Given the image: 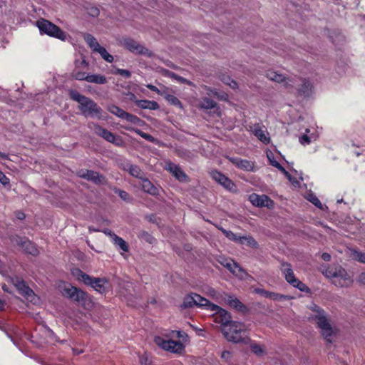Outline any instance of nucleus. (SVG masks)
I'll use <instances>...</instances> for the list:
<instances>
[{
	"mask_svg": "<svg viewBox=\"0 0 365 365\" xmlns=\"http://www.w3.org/2000/svg\"><path fill=\"white\" fill-rule=\"evenodd\" d=\"M312 312L310 318L317 324L323 338L329 343H332L337 334V329L332 326L327 317L324 311L316 304L309 307Z\"/></svg>",
	"mask_w": 365,
	"mask_h": 365,
	"instance_id": "obj_1",
	"label": "nucleus"
},
{
	"mask_svg": "<svg viewBox=\"0 0 365 365\" xmlns=\"http://www.w3.org/2000/svg\"><path fill=\"white\" fill-rule=\"evenodd\" d=\"M173 338H178V341L173 339H165L161 336L154 338L155 344L164 351L175 354H182L185 351V344L188 342L187 335L180 331H173Z\"/></svg>",
	"mask_w": 365,
	"mask_h": 365,
	"instance_id": "obj_2",
	"label": "nucleus"
},
{
	"mask_svg": "<svg viewBox=\"0 0 365 365\" xmlns=\"http://www.w3.org/2000/svg\"><path fill=\"white\" fill-rule=\"evenodd\" d=\"M69 96L73 101L79 103L78 109L85 117L101 118L103 110L94 101L76 90H71Z\"/></svg>",
	"mask_w": 365,
	"mask_h": 365,
	"instance_id": "obj_3",
	"label": "nucleus"
},
{
	"mask_svg": "<svg viewBox=\"0 0 365 365\" xmlns=\"http://www.w3.org/2000/svg\"><path fill=\"white\" fill-rule=\"evenodd\" d=\"M71 274L77 280L91 287L96 292L104 294L109 289L110 284L106 277H93L83 272L78 268L71 269Z\"/></svg>",
	"mask_w": 365,
	"mask_h": 365,
	"instance_id": "obj_4",
	"label": "nucleus"
},
{
	"mask_svg": "<svg viewBox=\"0 0 365 365\" xmlns=\"http://www.w3.org/2000/svg\"><path fill=\"white\" fill-rule=\"evenodd\" d=\"M221 331L225 338L229 341L244 344L250 341L246 326L242 322L236 321L230 322V324L221 327Z\"/></svg>",
	"mask_w": 365,
	"mask_h": 365,
	"instance_id": "obj_5",
	"label": "nucleus"
},
{
	"mask_svg": "<svg viewBox=\"0 0 365 365\" xmlns=\"http://www.w3.org/2000/svg\"><path fill=\"white\" fill-rule=\"evenodd\" d=\"M324 274L327 277L331 279L334 285L339 287H349L353 282L348 272L340 266L329 267Z\"/></svg>",
	"mask_w": 365,
	"mask_h": 365,
	"instance_id": "obj_6",
	"label": "nucleus"
},
{
	"mask_svg": "<svg viewBox=\"0 0 365 365\" xmlns=\"http://www.w3.org/2000/svg\"><path fill=\"white\" fill-rule=\"evenodd\" d=\"M36 26L41 34H46L61 40L66 38V34L58 26L48 20L41 19L36 21Z\"/></svg>",
	"mask_w": 365,
	"mask_h": 365,
	"instance_id": "obj_7",
	"label": "nucleus"
},
{
	"mask_svg": "<svg viewBox=\"0 0 365 365\" xmlns=\"http://www.w3.org/2000/svg\"><path fill=\"white\" fill-rule=\"evenodd\" d=\"M282 273L287 283L302 292H309V288L295 277L292 265L287 262L281 264Z\"/></svg>",
	"mask_w": 365,
	"mask_h": 365,
	"instance_id": "obj_8",
	"label": "nucleus"
},
{
	"mask_svg": "<svg viewBox=\"0 0 365 365\" xmlns=\"http://www.w3.org/2000/svg\"><path fill=\"white\" fill-rule=\"evenodd\" d=\"M58 287L63 296L77 302L83 303L88 298V295L86 292L71 285V284L62 282L59 284Z\"/></svg>",
	"mask_w": 365,
	"mask_h": 365,
	"instance_id": "obj_9",
	"label": "nucleus"
},
{
	"mask_svg": "<svg viewBox=\"0 0 365 365\" xmlns=\"http://www.w3.org/2000/svg\"><path fill=\"white\" fill-rule=\"evenodd\" d=\"M10 282L14 285L19 292L26 299V300L32 302L34 304H36L39 302V298L26 284L24 281L19 278H11Z\"/></svg>",
	"mask_w": 365,
	"mask_h": 365,
	"instance_id": "obj_10",
	"label": "nucleus"
},
{
	"mask_svg": "<svg viewBox=\"0 0 365 365\" xmlns=\"http://www.w3.org/2000/svg\"><path fill=\"white\" fill-rule=\"evenodd\" d=\"M207 310L214 312L212 314L214 320L216 323L220 324L221 327H225L230 324V322H233L231 320L230 314L226 310L212 302H210Z\"/></svg>",
	"mask_w": 365,
	"mask_h": 365,
	"instance_id": "obj_11",
	"label": "nucleus"
},
{
	"mask_svg": "<svg viewBox=\"0 0 365 365\" xmlns=\"http://www.w3.org/2000/svg\"><path fill=\"white\" fill-rule=\"evenodd\" d=\"M210 304V302L206 298L197 294L191 293L184 297L182 307L189 308L194 306H197L200 307H205L206 309H207Z\"/></svg>",
	"mask_w": 365,
	"mask_h": 365,
	"instance_id": "obj_12",
	"label": "nucleus"
},
{
	"mask_svg": "<svg viewBox=\"0 0 365 365\" xmlns=\"http://www.w3.org/2000/svg\"><path fill=\"white\" fill-rule=\"evenodd\" d=\"M108 110L110 113L116 115L117 117L121 119H125L128 122L131 123L132 124L140 125V123H142V120L140 118L133 114L125 111L124 110L114 104L109 105L108 106Z\"/></svg>",
	"mask_w": 365,
	"mask_h": 365,
	"instance_id": "obj_13",
	"label": "nucleus"
},
{
	"mask_svg": "<svg viewBox=\"0 0 365 365\" xmlns=\"http://www.w3.org/2000/svg\"><path fill=\"white\" fill-rule=\"evenodd\" d=\"M123 46L131 53L138 55H143L151 57L153 53L147 48L138 43L133 38H126L123 39Z\"/></svg>",
	"mask_w": 365,
	"mask_h": 365,
	"instance_id": "obj_14",
	"label": "nucleus"
},
{
	"mask_svg": "<svg viewBox=\"0 0 365 365\" xmlns=\"http://www.w3.org/2000/svg\"><path fill=\"white\" fill-rule=\"evenodd\" d=\"M92 128L97 135L103 138L109 143L118 145L122 142V140L119 136H116L114 133L103 128L98 124L93 123Z\"/></svg>",
	"mask_w": 365,
	"mask_h": 365,
	"instance_id": "obj_15",
	"label": "nucleus"
},
{
	"mask_svg": "<svg viewBox=\"0 0 365 365\" xmlns=\"http://www.w3.org/2000/svg\"><path fill=\"white\" fill-rule=\"evenodd\" d=\"M249 200L253 206L272 209L274 207V201L265 195L252 193L249 196Z\"/></svg>",
	"mask_w": 365,
	"mask_h": 365,
	"instance_id": "obj_16",
	"label": "nucleus"
},
{
	"mask_svg": "<svg viewBox=\"0 0 365 365\" xmlns=\"http://www.w3.org/2000/svg\"><path fill=\"white\" fill-rule=\"evenodd\" d=\"M210 174L215 181L222 185L225 188L231 191L236 190L235 185L232 182V181L230 180L225 175H224L222 173L217 170H212L210 171Z\"/></svg>",
	"mask_w": 365,
	"mask_h": 365,
	"instance_id": "obj_17",
	"label": "nucleus"
},
{
	"mask_svg": "<svg viewBox=\"0 0 365 365\" xmlns=\"http://www.w3.org/2000/svg\"><path fill=\"white\" fill-rule=\"evenodd\" d=\"M226 264H224V267L227 268L233 274H235L237 277L244 279L247 276V272L240 267L236 262L233 260H225Z\"/></svg>",
	"mask_w": 365,
	"mask_h": 365,
	"instance_id": "obj_18",
	"label": "nucleus"
},
{
	"mask_svg": "<svg viewBox=\"0 0 365 365\" xmlns=\"http://www.w3.org/2000/svg\"><path fill=\"white\" fill-rule=\"evenodd\" d=\"M78 175L81 178L93 181L96 183H101L103 181V177L99 175L96 172L88 170H81L78 172Z\"/></svg>",
	"mask_w": 365,
	"mask_h": 365,
	"instance_id": "obj_19",
	"label": "nucleus"
},
{
	"mask_svg": "<svg viewBox=\"0 0 365 365\" xmlns=\"http://www.w3.org/2000/svg\"><path fill=\"white\" fill-rule=\"evenodd\" d=\"M18 245L24 252L33 256H36L39 253L38 248L29 240H20L18 242Z\"/></svg>",
	"mask_w": 365,
	"mask_h": 365,
	"instance_id": "obj_20",
	"label": "nucleus"
},
{
	"mask_svg": "<svg viewBox=\"0 0 365 365\" xmlns=\"http://www.w3.org/2000/svg\"><path fill=\"white\" fill-rule=\"evenodd\" d=\"M166 170L179 181L184 182L187 180V175L178 165L169 163L166 167Z\"/></svg>",
	"mask_w": 365,
	"mask_h": 365,
	"instance_id": "obj_21",
	"label": "nucleus"
},
{
	"mask_svg": "<svg viewBox=\"0 0 365 365\" xmlns=\"http://www.w3.org/2000/svg\"><path fill=\"white\" fill-rule=\"evenodd\" d=\"M252 131L254 135L263 143L268 144L270 141V138L267 136L265 131L262 129L260 123H256L252 127Z\"/></svg>",
	"mask_w": 365,
	"mask_h": 365,
	"instance_id": "obj_22",
	"label": "nucleus"
},
{
	"mask_svg": "<svg viewBox=\"0 0 365 365\" xmlns=\"http://www.w3.org/2000/svg\"><path fill=\"white\" fill-rule=\"evenodd\" d=\"M196 107L200 110H210L217 108V103L208 97H203L197 101Z\"/></svg>",
	"mask_w": 365,
	"mask_h": 365,
	"instance_id": "obj_23",
	"label": "nucleus"
},
{
	"mask_svg": "<svg viewBox=\"0 0 365 365\" xmlns=\"http://www.w3.org/2000/svg\"><path fill=\"white\" fill-rule=\"evenodd\" d=\"M222 302H224L231 307H233L234 309L239 311H242L244 308L243 304L240 302L238 299L226 293H224V297Z\"/></svg>",
	"mask_w": 365,
	"mask_h": 365,
	"instance_id": "obj_24",
	"label": "nucleus"
},
{
	"mask_svg": "<svg viewBox=\"0 0 365 365\" xmlns=\"http://www.w3.org/2000/svg\"><path fill=\"white\" fill-rule=\"evenodd\" d=\"M135 105L142 109H149L155 110L159 108V104L154 101L149 100H137L135 101Z\"/></svg>",
	"mask_w": 365,
	"mask_h": 365,
	"instance_id": "obj_25",
	"label": "nucleus"
},
{
	"mask_svg": "<svg viewBox=\"0 0 365 365\" xmlns=\"http://www.w3.org/2000/svg\"><path fill=\"white\" fill-rule=\"evenodd\" d=\"M141 187L143 191L151 195H158V188L155 187L150 180L148 179H143L141 182Z\"/></svg>",
	"mask_w": 365,
	"mask_h": 365,
	"instance_id": "obj_26",
	"label": "nucleus"
},
{
	"mask_svg": "<svg viewBox=\"0 0 365 365\" xmlns=\"http://www.w3.org/2000/svg\"><path fill=\"white\" fill-rule=\"evenodd\" d=\"M164 75L172 79L176 80L179 83H184L190 86H195L194 83L190 80H187L184 77L178 76L175 73L170 71L169 70H165L164 72Z\"/></svg>",
	"mask_w": 365,
	"mask_h": 365,
	"instance_id": "obj_27",
	"label": "nucleus"
},
{
	"mask_svg": "<svg viewBox=\"0 0 365 365\" xmlns=\"http://www.w3.org/2000/svg\"><path fill=\"white\" fill-rule=\"evenodd\" d=\"M204 293L212 299L215 300L218 302L222 301L224 297V293H219L215 289L212 287H207L204 290Z\"/></svg>",
	"mask_w": 365,
	"mask_h": 365,
	"instance_id": "obj_28",
	"label": "nucleus"
},
{
	"mask_svg": "<svg viewBox=\"0 0 365 365\" xmlns=\"http://www.w3.org/2000/svg\"><path fill=\"white\" fill-rule=\"evenodd\" d=\"M87 82L96 84H105L107 83V79L105 76L101 74H88Z\"/></svg>",
	"mask_w": 365,
	"mask_h": 365,
	"instance_id": "obj_29",
	"label": "nucleus"
},
{
	"mask_svg": "<svg viewBox=\"0 0 365 365\" xmlns=\"http://www.w3.org/2000/svg\"><path fill=\"white\" fill-rule=\"evenodd\" d=\"M265 297L272 299L273 300H283V299H292V297L283 295L278 293L269 292L266 291L260 292Z\"/></svg>",
	"mask_w": 365,
	"mask_h": 365,
	"instance_id": "obj_30",
	"label": "nucleus"
},
{
	"mask_svg": "<svg viewBox=\"0 0 365 365\" xmlns=\"http://www.w3.org/2000/svg\"><path fill=\"white\" fill-rule=\"evenodd\" d=\"M84 40L93 51H96V49L101 47V45L98 43L96 38L90 34H86L84 35Z\"/></svg>",
	"mask_w": 365,
	"mask_h": 365,
	"instance_id": "obj_31",
	"label": "nucleus"
},
{
	"mask_svg": "<svg viewBox=\"0 0 365 365\" xmlns=\"http://www.w3.org/2000/svg\"><path fill=\"white\" fill-rule=\"evenodd\" d=\"M312 86L310 83L309 81L304 80V81H303V83H302L301 88L299 89V93L302 96L308 97L312 94Z\"/></svg>",
	"mask_w": 365,
	"mask_h": 365,
	"instance_id": "obj_32",
	"label": "nucleus"
},
{
	"mask_svg": "<svg viewBox=\"0 0 365 365\" xmlns=\"http://www.w3.org/2000/svg\"><path fill=\"white\" fill-rule=\"evenodd\" d=\"M239 242L242 245H245L252 248H257L258 247L257 242L251 236L240 237Z\"/></svg>",
	"mask_w": 365,
	"mask_h": 365,
	"instance_id": "obj_33",
	"label": "nucleus"
},
{
	"mask_svg": "<svg viewBox=\"0 0 365 365\" xmlns=\"http://www.w3.org/2000/svg\"><path fill=\"white\" fill-rule=\"evenodd\" d=\"M235 166L245 171H252L254 170L252 161H233Z\"/></svg>",
	"mask_w": 365,
	"mask_h": 365,
	"instance_id": "obj_34",
	"label": "nucleus"
},
{
	"mask_svg": "<svg viewBox=\"0 0 365 365\" xmlns=\"http://www.w3.org/2000/svg\"><path fill=\"white\" fill-rule=\"evenodd\" d=\"M164 98L170 104L173 106H175L180 109H183L182 103L181 101L175 96L172 94H168L166 93L164 96Z\"/></svg>",
	"mask_w": 365,
	"mask_h": 365,
	"instance_id": "obj_35",
	"label": "nucleus"
},
{
	"mask_svg": "<svg viewBox=\"0 0 365 365\" xmlns=\"http://www.w3.org/2000/svg\"><path fill=\"white\" fill-rule=\"evenodd\" d=\"M350 256L354 260L365 263V253L361 252L356 249H349Z\"/></svg>",
	"mask_w": 365,
	"mask_h": 365,
	"instance_id": "obj_36",
	"label": "nucleus"
},
{
	"mask_svg": "<svg viewBox=\"0 0 365 365\" xmlns=\"http://www.w3.org/2000/svg\"><path fill=\"white\" fill-rule=\"evenodd\" d=\"M96 52L100 53L101 57L107 62L112 63L113 61V56L110 54L104 47L101 46V47L96 49Z\"/></svg>",
	"mask_w": 365,
	"mask_h": 365,
	"instance_id": "obj_37",
	"label": "nucleus"
},
{
	"mask_svg": "<svg viewBox=\"0 0 365 365\" xmlns=\"http://www.w3.org/2000/svg\"><path fill=\"white\" fill-rule=\"evenodd\" d=\"M113 242L118 247H119L124 252L128 251V245L126 242L118 236H114Z\"/></svg>",
	"mask_w": 365,
	"mask_h": 365,
	"instance_id": "obj_38",
	"label": "nucleus"
},
{
	"mask_svg": "<svg viewBox=\"0 0 365 365\" xmlns=\"http://www.w3.org/2000/svg\"><path fill=\"white\" fill-rule=\"evenodd\" d=\"M112 73L114 75H119L125 78H129L131 77V72L128 70L115 68L112 71Z\"/></svg>",
	"mask_w": 365,
	"mask_h": 365,
	"instance_id": "obj_39",
	"label": "nucleus"
},
{
	"mask_svg": "<svg viewBox=\"0 0 365 365\" xmlns=\"http://www.w3.org/2000/svg\"><path fill=\"white\" fill-rule=\"evenodd\" d=\"M271 165L278 168L282 173L285 175L289 180H292L291 175L285 170L284 167L282 165L279 161H270Z\"/></svg>",
	"mask_w": 365,
	"mask_h": 365,
	"instance_id": "obj_40",
	"label": "nucleus"
},
{
	"mask_svg": "<svg viewBox=\"0 0 365 365\" xmlns=\"http://www.w3.org/2000/svg\"><path fill=\"white\" fill-rule=\"evenodd\" d=\"M72 76L78 81H87V77H88V74H87L86 72H82L79 71L74 70L72 72Z\"/></svg>",
	"mask_w": 365,
	"mask_h": 365,
	"instance_id": "obj_41",
	"label": "nucleus"
},
{
	"mask_svg": "<svg viewBox=\"0 0 365 365\" xmlns=\"http://www.w3.org/2000/svg\"><path fill=\"white\" fill-rule=\"evenodd\" d=\"M203 88L207 91V94L208 96H212L214 97L217 98L220 100L223 99V96L219 94L217 89L212 88L207 86H203Z\"/></svg>",
	"mask_w": 365,
	"mask_h": 365,
	"instance_id": "obj_42",
	"label": "nucleus"
},
{
	"mask_svg": "<svg viewBox=\"0 0 365 365\" xmlns=\"http://www.w3.org/2000/svg\"><path fill=\"white\" fill-rule=\"evenodd\" d=\"M306 198L313 203L316 207L319 208H322V204L320 200L316 197L314 194L309 193L306 196Z\"/></svg>",
	"mask_w": 365,
	"mask_h": 365,
	"instance_id": "obj_43",
	"label": "nucleus"
},
{
	"mask_svg": "<svg viewBox=\"0 0 365 365\" xmlns=\"http://www.w3.org/2000/svg\"><path fill=\"white\" fill-rule=\"evenodd\" d=\"M268 77L272 81H276L278 83L283 82L285 80V77L283 75L279 74L276 72H270L269 73H268Z\"/></svg>",
	"mask_w": 365,
	"mask_h": 365,
	"instance_id": "obj_44",
	"label": "nucleus"
},
{
	"mask_svg": "<svg viewBox=\"0 0 365 365\" xmlns=\"http://www.w3.org/2000/svg\"><path fill=\"white\" fill-rule=\"evenodd\" d=\"M251 350L253 353L258 356L263 355L265 353L263 346L257 344L251 345Z\"/></svg>",
	"mask_w": 365,
	"mask_h": 365,
	"instance_id": "obj_45",
	"label": "nucleus"
},
{
	"mask_svg": "<svg viewBox=\"0 0 365 365\" xmlns=\"http://www.w3.org/2000/svg\"><path fill=\"white\" fill-rule=\"evenodd\" d=\"M222 231L229 240L239 242V239H240V237L237 236L232 231L225 230L224 229H222Z\"/></svg>",
	"mask_w": 365,
	"mask_h": 365,
	"instance_id": "obj_46",
	"label": "nucleus"
},
{
	"mask_svg": "<svg viewBox=\"0 0 365 365\" xmlns=\"http://www.w3.org/2000/svg\"><path fill=\"white\" fill-rule=\"evenodd\" d=\"M129 173L131 175L136 178H141L143 177L142 171L136 166H131L129 169Z\"/></svg>",
	"mask_w": 365,
	"mask_h": 365,
	"instance_id": "obj_47",
	"label": "nucleus"
},
{
	"mask_svg": "<svg viewBox=\"0 0 365 365\" xmlns=\"http://www.w3.org/2000/svg\"><path fill=\"white\" fill-rule=\"evenodd\" d=\"M139 134L144 139L148 140L149 142H154L155 140V138L153 136H152L151 135L148 134V133H145L143 131H139Z\"/></svg>",
	"mask_w": 365,
	"mask_h": 365,
	"instance_id": "obj_48",
	"label": "nucleus"
},
{
	"mask_svg": "<svg viewBox=\"0 0 365 365\" xmlns=\"http://www.w3.org/2000/svg\"><path fill=\"white\" fill-rule=\"evenodd\" d=\"M88 14L93 17H96L100 14V11L97 7H91L88 11Z\"/></svg>",
	"mask_w": 365,
	"mask_h": 365,
	"instance_id": "obj_49",
	"label": "nucleus"
},
{
	"mask_svg": "<svg viewBox=\"0 0 365 365\" xmlns=\"http://www.w3.org/2000/svg\"><path fill=\"white\" fill-rule=\"evenodd\" d=\"M0 182L4 185L9 184V179L1 171H0Z\"/></svg>",
	"mask_w": 365,
	"mask_h": 365,
	"instance_id": "obj_50",
	"label": "nucleus"
},
{
	"mask_svg": "<svg viewBox=\"0 0 365 365\" xmlns=\"http://www.w3.org/2000/svg\"><path fill=\"white\" fill-rule=\"evenodd\" d=\"M116 192L123 200H127L128 199V194L125 191L118 190Z\"/></svg>",
	"mask_w": 365,
	"mask_h": 365,
	"instance_id": "obj_51",
	"label": "nucleus"
},
{
	"mask_svg": "<svg viewBox=\"0 0 365 365\" xmlns=\"http://www.w3.org/2000/svg\"><path fill=\"white\" fill-rule=\"evenodd\" d=\"M147 88L149 90L153 91V92H155V93H157L159 95H162L160 91L155 86H153L152 84H148V85H147Z\"/></svg>",
	"mask_w": 365,
	"mask_h": 365,
	"instance_id": "obj_52",
	"label": "nucleus"
},
{
	"mask_svg": "<svg viewBox=\"0 0 365 365\" xmlns=\"http://www.w3.org/2000/svg\"><path fill=\"white\" fill-rule=\"evenodd\" d=\"M299 140H300L301 143H302V144H304V143L309 144L310 143V138L307 135H303L299 138Z\"/></svg>",
	"mask_w": 365,
	"mask_h": 365,
	"instance_id": "obj_53",
	"label": "nucleus"
},
{
	"mask_svg": "<svg viewBox=\"0 0 365 365\" xmlns=\"http://www.w3.org/2000/svg\"><path fill=\"white\" fill-rule=\"evenodd\" d=\"M322 258L324 260V261H329L331 259V255L328 253H323L322 255Z\"/></svg>",
	"mask_w": 365,
	"mask_h": 365,
	"instance_id": "obj_54",
	"label": "nucleus"
},
{
	"mask_svg": "<svg viewBox=\"0 0 365 365\" xmlns=\"http://www.w3.org/2000/svg\"><path fill=\"white\" fill-rule=\"evenodd\" d=\"M104 233L107 235H108L111 239L112 240H113V237L114 236H116L115 234H114L113 232H112L110 230H104Z\"/></svg>",
	"mask_w": 365,
	"mask_h": 365,
	"instance_id": "obj_55",
	"label": "nucleus"
},
{
	"mask_svg": "<svg viewBox=\"0 0 365 365\" xmlns=\"http://www.w3.org/2000/svg\"><path fill=\"white\" fill-rule=\"evenodd\" d=\"M294 187H299V181L292 178V180H289Z\"/></svg>",
	"mask_w": 365,
	"mask_h": 365,
	"instance_id": "obj_56",
	"label": "nucleus"
},
{
	"mask_svg": "<svg viewBox=\"0 0 365 365\" xmlns=\"http://www.w3.org/2000/svg\"><path fill=\"white\" fill-rule=\"evenodd\" d=\"M359 280L361 283L365 284V272L361 274Z\"/></svg>",
	"mask_w": 365,
	"mask_h": 365,
	"instance_id": "obj_57",
	"label": "nucleus"
},
{
	"mask_svg": "<svg viewBox=\"0 0 365 365\" xmlns=\"http://www.w3.org/2000/svg\"><path fill=\"white\" fill-rule=\"evenodd\" d=\"M225 260H228V259H225V258H222V259H221V260H220L219 262H220V263L222 266H224V264H226Z\"/></svg>",
	"mask_w": 365,
	"mask_h": 365,
	"instance_id": "obj_58",
	"label": "nucleus"
},
{
	"mask_svg": "<svg viewBox=\"0 0 365 365\" xmlns=\"http://www.w3.org/2000/svg\"><path fill=\"white\" fill-rule=\"evenodd\" d=\"M0 157L2 158H4L6 160H9L8 158H7V155L4 153H0Z\"/></svg>",
	"mask_w": 365,
	"mask_h": 365,
	"instance_id": "obj_59",
	"label": "nucleus"
},
{
	"mask_svg": "<svg viewBox=\"0 0 365 365\" xmlns=\"http://www.w3.org/2000/svg\"><path fill=\"white\" fill-rule=\"evenodd\" d=\"M1 287H2V289H3L4 292H9V289H8V288H7V287H6V284H3Z\"/></svg>",
	"mask_w": 365,
	"mask_h": 365,
	"instance_id": "obj_60",
	"label": "nucleus"
},
{
	"mask_svg": "<svg viewBox=\"0 0 365 365\" xmlns=\"http://www.w3.org/2000/svg\"><path fill=\"white\" fill-rule=\"evenodd\" d=\"M4 307V302L0 300V310L3 309Z\"/></svg>",
	"mask_w": 365,
	"mask_h": 365,
	"instance_id": "obj_61",
	"label": "nucleus"
},
{
	"mask_svg": "<svg viewBox=\"0 0 365 365\" xmlns=\"http://www.w3.org/2000/svg\"><path fill=\"white\" fill-rule=\"evenodd\" d=\"M232 84H233V85H230V86H231L232 88H235V87H237V82H236V81H232Z\"/></svg>",
	"mask_w": 365,
	"mask_h": 365,
	"instance_id": "obj_62",
	"label": "nucleus"
},
{
	"mask_svg": "<svg viewBox=\"0 0 365 365\" xmlns=\"http://www.w3.org/2000/svg\"><path fill=\"white\" fill-rule=\"evenodd\" d=\"M229 354V352H224V353L222 354V356H226V354Z\"/></svg>",
	"mask_w": 365,
	"mask_h": 365,
	"instance_id": "obj_63",
	"label": "nucleus"
},
{
	"mask_svg": "<svg viewBox=\"0 0 365 365\" xmlns=\"http://www.w3.org/2000/svg\"><path fill=\"white\" fill-rule=\"evenodd\" d=\"M229 354V352H224V353L222 354V356H226V354Z\"/></svg>",
	"mask_w": 365,
	"mask_h": 365,
	"instance_id": "obj_64",
	"label": "nucleus"
}]
</instances>
